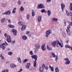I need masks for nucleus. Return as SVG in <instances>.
Returning a JSON list of instances; mask_svg holds the SVG:
<instances>
[{"mask_svg":"<svg viewBox=\"0 0 72 72\" xmlns=\"http://www.w3.org/2000/svg\"><path fill=\"white\" fill-rule=\"evenodd\" d=\"M58 56H56V58L55 59V61H56V62H57V60H58Z\"/></svg>","mask_w":72,"mask_h":72,"instance_id":"45","label":"nucleus"},{"mask_svg":"<svg viewBox=\"0 0 72 72\" xmlns=\"http://www.w3.org/2000/svg\"><path fill=\"white\" fill-rule=\"evenodd\" d=\"M17 4H18V5H20V4H21V1L20 0H19L17 2Z\"/></svg>","mask_w":72,"mask_h":72,"instance_id":"38","label":"nucleus"},{"mask_svg":"<svg viewBox=\"0 0 72 72\" xmlns=\"http://www.w3.org/2000/svg\"><path fill=\"white\" fill-rule=\"evenodd\" d=\"M22 39L24 40H27V37L25 35H23L22 36Z\"/></svg>","mask_w":72,"mask_h":72,"instance_id":"19","label":"nucleus"},{"mask_svg":"<svg viewBox=\"0 0 72 72\" xmlns=\"http://www.w3.org/2000/svg\"><path fill=\"white\" fill-rule=\"evenodd\" d=\"M62 36L63 37H66V33H62Z\"/></svg>","mask_w":72,"mask_h":72,"instance_id":"43","label":"nucleus"},{"mask_svg":"<svg viewBox=\"0 0 72 72\" xmlns=\"http://www.w3.org/2000/svg\"><path fill=\"white\" fill-rule=\"evenodd\" d=\"M65 48H70L71 49V48L72 47H70L68 45H66L65 46Z\"/></svg>","mask_w":72,"mask_h":72,"instance_id":"37","label":"nucleus"},{"mask_svg":"<svg viewBox=\"0 0 72 72\" xmlns=\"http://www.w3.org/2000/svg\"><path fill=\"white\" fill-rule=\"evenodd\" d=\"M51 32V30H47L46 32V37H48L49 35H50Z\"/></svg>","mask_w":72,"mask_h":72,"instance_id":"4","label":"nucleus"},{"mask_svg":"<svg viewBox=\"0 0 72 72\" xmlns=\"http://www.w3.org/2000/svg\"><path fill=\"white\" fill-rule=\"evenodd\" d=\"M49 68H50L51 71H52V72H53V71H54V69L53 68V66H49Z\"/></svg>","mask_w":72,"mask_h":72,"instance_id":"22","label":"nucleus"},{"mask_svg":"<svg viewBox=\"0 0 72 72\" xmlns=\"http://www.w3.org/2000/svg\"><path fill=\"white\" fill-rule=\"evenodd\" d=\"M7 50H8V51H10V48H9V47L7 48Z\"/></svg>","mask_w":72,"mask_h":72,"instance_id":"57","label":"nucleus"},{"mask_svg":"<svg viewBox=\"0 0 72 72\" xmlns=\"http://www.w3.org/2000/svg\"><path fill=\"white\" fill-rule=\"evenodd\" d=\"M12 43L13 44H14L15 43V41L14 40L13 41H12Z\"/></svg>","mask_w":72,"mask_h":72,"instance_id":"51","label":"nucleus"},{"mask_svg":"<svg viewBox=\"0 0 72 72\" xmlns=\"http://www.w3.org/2000/svg\"><path fill=\"white\" fill-rule=\"evenodd\" d=\"M29 33H30V31H27L26 32V34L27 35H28V34H29Z\"/></svg>","mask_w":72,"mask_h":72,"instance_id":"50","label":"nucleus"},{"mask_svg":"<svg viewBox=\"0 0 72 72\" xmlns=\"http://www.w3.org/2000/svg\"><path fill=\"white\" fill-rule=\"evenodd\" d=\"M51 55H52V57L53 58H55L56 57L55 55V53H54V52H52L51 53Z\"/></svg>","mask_w":72,"mask_h":72,"instance_id":"34","label":"nucleus"},{"mask_svg":"<svg viewBox=\"0 0 72 72\" xmlns=\"http://www.w3.org/2000/svg\"><path fill=\"white\" fill-rule=\"evenodd\" d=\"M5 18H4L2 19L1 20V22L2 23L4 22L5 21Z\"/></svg>","mask_w":72,"mask_h":72,"instance_id":"41","label":"nucleus"},{"mask_svg":"<svg viewBox=\"0 0 72 72\" xmlns=\"http://www.w3.org/2000/svg\"><path fill=\"white\" fill-rule=\"evenodd\" d=\"M28 61V59H25L23 61V62L24 63H26V62H27Z\"/></svg>","mask_w":72,"mask_h":72,"instance_id":"42","label":"nucleus"},{"mask_svg":"<svg viewBox=\"0 0 72 72\" xmlns=\"http://www.w3.org/2000/svg\"><path fill=\"white\" fill-rule=\"evenodd\" d=\"M8 54L9 55L11 56L13 54V53L12 52H8Z\"/></svg>","mask_w":72,"mask_h":72,"instance_id":"36","label":"nucleus"},{"mask_svg":"<svg viewBox=\"0 0 72 72\" xmlns=\"http://www.w3.org/2000/svg\"><path fill=\"white\" fill-rule=\"evenodd\" d=\"M51 1V0H47L46 2L47 3H49V2H50Z\"/></svg>","mask_w":72,"mask_h":72,"instance_id":"53","label":"nucleus"},{"mask_svg":"<svg viewBox=\"0 0 72 72\" xmlns=\"http://www.w3.org/2000/svg\"><path fill=\"white\" fill-rule=\"evenodd\" d=\"M39 71L40 72H44L43 71L44 70V68H42V67L40 66L39 67Z\"/></svg>","mask_w":72,"mask_h":72,"instance_id":"15","label":"nucleus"},{"mask_svg":"<svg viewBox=\"0 0 72 72\" xmlns=\"http://www.w3.org/2000/svg\"><path fill=\"white\" fill-rule=\"evenodd\" d=\"M11 32H13V33L14 32H17V30L15 29H13L11 30Z\"/></svg>","mask_w":72,"mask_h":72,"instance_id":"29","label":"nucleus"},{"mask_svg":"<svg viewBox=\"0 0 72 72\" xmlns=\"http://www.w3.org/2000/svg\"><path fill=\"white\" fill-rule=\"evenodd\" d=\"M34 46L35 47V49H36L37 50H38L40 47L39 44H34Z\"/></svg>","mask_w":72,"mask_h":72,"instance_id":"7","label":"nucleus"},{"mask_svg":"<svg viewBox=\"0 0 72 72\" xmlns=\"http://www.w3.org/2000/svg\"><path fill=\"white\" fill-rule=\"evenodd\" d=\"M11 39H7L6 40L8 43H10V42H12Z\"/></svg>","mask_w":72,"mask_h":72,"instance_id":"27","label":"nucleus"},{"mask_svg":"<svg viewBox=\"0 0 72 72\" xmlns=\"http://www.w3.org/2000/svg\"><path fill=\"white\" fill-rule=\"evenodd\" d=\"M29 53L30 55H33V53L32 51H30Z\"/></svg>","mask_w":72,"mask_h":72,"instance_id":"40","label":"nucleus"},{"mask_svg":"<svg viewBox=\"0 0 72 72\" xmlns=\"http://www.w3.org/2000/svg\"><path fill=\"white\" fill-rule=\"evenodd\" d=\"M65 5L63 3H61V9L62 10V11H63L64 10V8H65Z\"/></svg>","mask_w":72,"mask_h":72,"instance_id":"9","label":"nucleus"},{"mask_svg":"<svg viewBox=\"0 0 72 72\" xmlns=\"http://www.w3.org/2000/svg\"><path fill=\"white\" fill-rule=\"evenodd\" d=\"M30 17V14H28L26 16L27 19L28 20H29V17Z\"/></svg>","mask_w":72,"mask_h":72,"instance_id":"33","label":"nucleus"},{"mask_svg":"<svg viewBox=\"0 0 72 72\" xmlns=\"http://www.w3.org/2000/svg\"><path fill=\"white\" fill-rule=\"evenodd\" d=\"M9 70L7 69H4L3 70L2 72H8Z\"/></svg>","mask_w":72,"mask_h":72,"instance_id":"35","label":"nucleus"},{"mask_svg":"<svg viewBox=\"0 0 72 72\" xmlns=\"http://www.w3.org/2000/svg\"><path fill=\"white\" fill-rule=\"evenodd\" d=\"M30 65H31V63H27V64L26 65V68L27 69H28L30 67Z\"/></svg>","mask_w":72,"mask_h":72,"instance_id":"12","label":"nucleus"},{"mask_svg":"<svg viewBox=\"0 0 72 72\" xmlns=\"http://www.w3.org/2000/svg\"><path fill=\"white\" fill-rule=\"evenodd\" d=\"M26 25H23L21 27V31H24V30H25V29H26Z\"/></svg>","mask_w":72,"mask_h":72,"instance_id":"17","label":"nucleus"},{"mask_svg":"<svg viewBox=\"0 0 72 72\" xmlns=\"http://www.w3.org/2000/svg\"><path fill=\"white\" fill-rule=\"evenodd\" d=\"M5 46H8V43L6 42H5L4 43H3V44L0 45V48H2L3 50H4L5 48Z\"/></svg>","mask_w":72,"mask_h":72,"instance_id":"2","label":"nucleus"},{"mask_svg":"<svg viewBox=\"0 0 72 72\" xmlns=\"http://www.w3.org/2000/svg\"><path fill=\"white\" fill-rule=\"evenodd\" d=\"M15 13V11L14 10H13L12 11V13Z\"/></svg>","mask_w":72,"mask_h":72,"instance_id":"58","label":"nucleus"},{"mask_svg":"<svg viewBox=\"0 0 72 72\" xmlns=\"http://www.w3.org/2000/svg\"><path fill=\"white\" fill-rule=\"evenodd\" d=\"M28 36H29V37H31V35L30 34L28 35Z\"/></svg>","mask_w":72,"mask_h":72,"instance_id":"63","label":"nucleus"},{"mask_svg":"<svg viewBox=\"0 0 72 72\" xmlns=\"http://www.w3.org/2000/svg\"><path fill=\"white\" fill-rule=\"evenodd\" d=\"M60 41L61 43L60 42H59L60 45H59V46H60L61 48H62V47L63 46V42L62 41V40L61 39H60Z\"/></svg>","mask_w":72,"mask_h":72,"instance_id":"11","label":"nucleus"},{"mask_svg":"<svg viewBox=\"0 0 72 72\" xmlns=\"http://www.w3.org/2000/svg\"><path fill=\"white\" fill-rule=\"evenodd\" d=\"M45 9L42 10H41V12L42 13H45Z\"/></svg>","mask_w":72,"mask_h":72,"instance_id":"44","label":"nucleus"},{"mask_svg":"<svg viewBox=\"0 0 72 72\" xmlns=\"http://www.w3.org/2000/svg\"><path fill=\"white\" fill-rule=\"evenodd\" d=\"M45 67V69H46V70H48V66H46Z\"/></svg>","mask_w":72,"mask_h":72,"instance_id":"52","label":"nucleus"},{"mask_svg":"<svg viewBox=\"0 0 72 72\" xmlns=\"http://www.w3.org/2000/svg\"><path fill=\"white\" fill-rule=\"evenodd\" d=\"M7 21H8L9 23H11V20H8V19H7Z\"/></svg>","mask_w":72,"mask_h":72,"instance_id":"55","label":"nucleus"},{"mask_svg":"<svg viewBox=\"0 0 72 72\" xmlns=\"http://www.w3.org/2000/svg\"><path fill=\"white\" fill-rule=\"evenodd\" d=\"M42 68H45V64H43L42 65Z\"/></svg>","mask_w":72,"mask_h":72,"instance_id":"46","label":"nucleus"},{"mask_svg":"<svg viewBox=\"0 0 72 72\" xmlns=\"http://www.w3.org/2000/svg\"><path fill=\"white\" fill-rule=\"evenodd\" d=\"M1 58H2V59H4V57L3 56Z\"/></svg>","mask_w":72,"mask_h":72,"instance_id":"61","label":"nucleus"},{"mask_svg":"<svg viewBox=\"0 0 72 72\" xmlns=\"http://www.w3.org/2000/svg\"><path fill=\"white\" fill-rule=\"evenodd\" d=\"M45 46V44H44L42 45L41 47V49L43 51L45 50V49L44 47Z\"/></svg>","mask_w":72,"mask_h":72,"instance_id":"20","label":"nucleus"},{"mask_svg":"<svg viewBox=\"0 0 72 72\" xmlns=\"http://www.w3.org/2000/svg\"><path fill=\"white\" fill-rule=\"evenodd\" d=\"M4 36L6 37L7 36V34H6V33H4Z\"/></svg>","mask_w":72,"mask_h":72,"instance_id":"59","label":"nucleus"},{"mask_svg":"<svg viewBox=\"0 0 72 72\" xmlns=\"http://www.w3.org/2000/svg\"><path fill=\"white\" fill-rule=\"evenodd\" d=\"M22 69H21L19 71L20 72H22Z\"/></svg>","mask_w":72,"mask_h":72,"instance_id":"62","label":"nucleus"},{"mask_svg":"<svg viewBox=\"0 0 72 72\" xmlns=\"http://www.w3.org/2000/svg\"><path fill=\"white\" fill-rule=\"evenodd\" d=\"M42 18V17L41 16H38V21L39 23H40L41 21V19Z\"/></svg>","mask_w":72,"mask_h":72,"instance_id":"10","label":"nucleus"},{"mask_svg":"<svg viewBox=\"0 0 72 72\" xmlns=\"http://www.w3.org/2000/svg\"><path fill=\"white\" fill-rule=\"evenodd\" d=\"M47 12L48 13V16H50V14H51V12H50V10H48L47 11Z\"/></svg>","mask_w":72,"mask_h":72,"instance_id":"28","label":"nucleus"},{"mask_svg":"<svg viewBox=\"0 0 72 72\" xmlns=\"http://www.w3.org/2000/svg\"><path fill=\"white\" fill-rule=\"evenodd\" d=\"M32 17H34L35 16V11L33 10L32 9Z\"/></svg>","mask_w":72,"mask_h":72,"instance_id":"14","label":"nucleus"},{"mask_svg":"<svg viewBox=\"0 0 72 72\" xmlns=\"http://www.w3.org/2000/svg\"><path fill=\"white\" fill-rule=\"evenodd\" d=\"M64 60L66 61V62L65 63V64H69V63H70V61H69V59L68 58H66L64 59Z\"/></svg>","mask_w":72,"mask_h":72,"instance_id":"6","label":"nucleus"},{"mask_svg":"<svg viewBox=\"0 0 72 72\" xmlns=\"http://www.w3.org/2000/svg\"><path fill=\"white\" fill-rule=\"evenodd\" d=\"M18 24H19V25H20V26H22L23 22L21 21H19L18 22Z\"/></svg>","mask_w":72,"mask_h":72,"instance_id":"30","label":"nucleus"},{"mask_svg":"<svg viewBox=\"0 0 72 72\" xmlns=\"http://www.w3.org/2000/svg\"><path fill=\"white\" fill-rule=\"evenodd\" d=\"M46 48L48 51H50L51 50V48L49 47V46H48V45H47L46 46Z\"/></svg>","mask_w":72,"mask_h":72,"instance_id":"26","label":"nucleus"},{"mask_svg":"<svg viewBox=\"0 0 72 72\" xmlns=\"http://www.w3.org/2000/svg\"><path fill=\"white\" fill-rule=\"evenodd\" d=\"M57 43V44L60 45L59 41L58 40H56L53 41V42H52V45L54 47L56 46Z\"/></svg>","mask_w":72,"mask_h":72,"instance_id":"3","label":"nucleus"},{"mask_svg":"<svg viewBox=\"0 0 72 72\" xmlns=\"http://www.w3.org/2000/svg\"><path fill=\"white\" fill-rule=\"evenodd\" d=\"M70 25H69L67 27V30H69V28H70Z\"/></svg>","mask_w":72,"mask_h":72,"instance_id":"47","label":"nucleus"},{"mask_svg":"<svg viewBox=\"0 0 72 72\" xmlns=\"http://www.w3.org/2000/svg\"><path fill=\"white\" fill-rule=\"evenodd\" d=\"M65 12L66 13V14L67 16H69V13L68 12V11L67 10H65Z\"/></svg>","mask_w":72,"mask_h":72,"instance_id":"23","label":"nucleus"},{"mask_svg":"<svg viewBox=\"0 0 72 72\" xmlns=\"http://www.w3.org/2000/svg\"><path fill=\"white\" fill-rule=\"evenodd\" d=\"M17 59L19 62L20 63H22V62L21 61V60L20 57H18Z\"/></svg>","mask_w":72,"mask_h":72,"instance_id":"25","label":"nucleus"},{"mask_svg":"<svg viewBox=\"0 0 72 72\" xmlns=\"http://www.w3.org/2000/svg\"><path fill=\"white\" fill-rule=\"evenodd\" d=\"M66 31L69 35H71V32L68 29L66 30Z\"/></svg>","mask_w":72,"mask_h":72,"instance_id":"16","label":"nucleus"},{"mask_svg":"<svg viewBox=\"0 0 72 72\" xmlns=\"http://www.w3.org/2000/svg\"><path fill=\"white\" fill-rule=\"evenodd\" d=\"M17 32H14V35H17Z\"/></svg>","mask_w":72,"mask_h":72,"instance_id":"60","label":"nucleus"},{"mask_svg":"<svg viewBox=\"0 0 72 72\" xmlns=\"http://www.w3.org/2000/svg\"><path fill=\"white\" fill-rule=\"evenodd\" d=\"M37 8L38 9H42L44 8H45V6H44L43 4H40L38 5Z\"/></svg>","mask_w":72,"mask_h":72,"instance_id":"5","label":"nucleus"},{"mask_svg":"<svg viewBox=\"0 0 72 72\" xmlns=\"http://www.w3.org/2000/svg\"><path fill=\"white\" fill-rule=\"evenodd\" d=\"M55 72H59V69L58 67H56L55 68Z\"/></svg>","mask_w":72,"mask_h":72,"instance_id":"31","label":"nucleus"},{"mask_svg":"<svg viewBox=\"0 0 72 72\" xmlns=\"http://www.w3.org/2000/svg\"><path fill=\"white\" fill-rule=\"evenodd\" d=\"M20 10L21 12H23V11H24V9L23 8V6H21L20 8Z\"/></svg>","mask_w":72,"mask_h":72,"instance_id":"21","label":"nucleus"},{"mask_svg":"<svg viewBox=\"0 0 72 72\" xmlns=\"http://www.w3.org/2000/svg\"><path fill=\"white\" fill-rule=\"evenodd\" d=\"M69 15H70L71 17H72V12H70V14H69Z\"/></svg>","mask_w":72,"mask_h":72,"instance_id":"54","label":"nucleus"},{"mask_svg":"<svg viewBox=\"0 0 72 72\" xmlns=\"http://www.w3.org/2000/svg\"><path fill=\"white\" fill-rule=\"evenodd\" d=\"M70 9L71 11H72V3L70 4Z\"/></svg>","mask_w":72,"mask_h":72,"instance_id":"32","label":"nucleus"},{"mask_svg":"<svg viewBox=\"0 0 72 72\" xmlns=\"http://www.w3.org/2000/svg\"><path fill=\"white\" fill-rule=\"evenodd\" d=\"M16 10V8H14V9H13V10Z\"/></svg>","mask_w":72,"mask_h":72,"instance_id":"64","label":"nucleus"},{"mask_svg":"<svg viewBox=\"0 0 72 72\" xmlns=\"http://www.w3.org/2000/svg\"><path fill=\"white\" fill-rule=\"evenodd\" d=\"M6 38L7 39H12V38L9 35H8L6 37Z\"/></svg>","mask_w":72,"mask_h":72,"instance_id":"39","label":"nucleus"},{"mask_svg":"<svg viewBox=\"0 0 72 72\" xmlns=\"http://www.w3.org/2000/svg\"><path fill=\"white\" fill-rule=\"evenodd\" d=\"M16 66V65L13 64H11L10 65V67L11 68H14V67H15Z\"/></svg>","mask_w":72,"mask_h":72,"instance_id":"13","label":"nucleus"},{"mask_svg":"<svg viewBox=\"0 0 72 72\" xmlns=\"http://www.w3.org/2000/svg\"><path fill=\"white\" fill-rule=\"evenodd\" d=\"M10 14V11H8L5 13H4L3 14V15H9Z\"/></svg>","mask_w":72,"mask_h":72,"instance_id":"8","label":"nucleus"},{"mask_svg":"<svg viewBox=\"0 0 72 72\" xmlns=\"http://www.w3.org/2000/svg\"><path fill=\"white\" fill-rule=\"evenodd\" d=\"M66 23H67V21H65L64 22V26H66Z\"/></svg>","mask_w":72,"mask_h":72,"instance_id":"48","label":"nucleus"},{"mask_svg":"<svg viewBox=\"0 0 72 72\" xmlns=\"http://www.w3.org/2000/svg\"><path fill=\"white\" fill-rule=\"evenodd\" d=\"M69 24L71 26H72V22H70Z\"/></svg>","mask_w":72,"mask_h":72,"instance_id":"56","label":"nucleus"},{"mask_svg":"<svg viewBox=\"0 0 72 72\" xmlns=\"http://www.w3.org/2000/svg\"><path fill=\"white\" fill-rule=\"evenodd\" d=\"M37 50L36 48H35L34 50V52L35 53H37Z\"/></svg>","mask_w":72,"mask_h":72,"instance_id":"49","label":"nucleus"},{"mask_svg":"<svg viewBox=\"0 0 72 72\" xmlns=\"http://www.w3.org/2000/svg\"><path fill=\"white\" fill-rule=\"evenodd\" d=\"M31 57L33 59H35V61L34 62L33 66L34 67H36V61L37 60V55H33L31 56Z\"/></svg>","mask_w":72,"mask_h":72,"instance_id":"1","label":"nucleus"},{"mask_svg":"<svg viewBox=\"0 0 72 72\" xmlns=\"http://www.w3.org/2000/svg\"><path fill=\"white\" fill-rule=\"evenodd\" d=\"M8 26L11 28H14V26L13 25H8Z\"/></svg>","mask_w":72,"mask_h":72,"instance_id":"24","label":"nucleus"},{"mask_svg":"<svg viewBox=\"0 0 72 72\" xmlns=\"http://www.w3.org/2000/svg\"><path fill=\"white\" fill-rule=\"evenodd\" d=\"M52 21L53 22H57L58 21V19L55 17H53L52 18Z\"/></svg>","mask_w":72,"mask_h":72,"instance_id":"18","label":"nucleus"}]
</instances>
